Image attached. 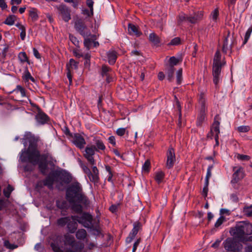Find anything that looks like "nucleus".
I'll use <instances>...</instances> for the list:
<instances>
[{
    "label": "nucleus",
    "mask_w": 252,
    "mask_h": 252,
    "mask_svg": "<svg viewBox=\"0 0 252 252\" xmlns=\"http://www.w3.org/2000/svg\"><path fill=\"white\" fill-rule=\"evenodd\" d=\"M92 43H93L92 39L88 38V37H84V45L85 47H86V48L88 50L90 49Z\"/></svg>",
    "instance_id": "nucleus-44"
},
{
    "label": "nucleus",
    "mask_w": 252,
    "mask_h": 252,
    "mask_svg": "<svg viewBox=\"0 0 252 252\" xmlns=\"http://www.w3.org/2000/svg\"><path fill=\"white\" fill-rule=\"evenodd\" d=\"M95 151V146L94 145L87 146L85 148V152L84 154L85 158L92 165L95 164V160L93 157Z\"/></svg>",
    "instance_id": "nucleus-11"
},
{
    "label": "nucleus",
    "mask_w": 252,
    "mask_h": 252,
    "mask_svg": "<svg viewBox=\"0 0 252 252\" xmlns=\"http://www.w3.org/2000/svg\"><path fill=\"white\" fill-rule=\"evenodd\" d=\"M80 165L84 172L88 175L91 172L90 169L84 164L81 161H80Z\"/></svg>",
    "instance_id": "nucleus-58"
},
{
    "label": "nucleus",
    "mask_w": 252,
    "mask_h": 252,
    "mask_svg": "<svg viewBox=\"0 0 252 252\" xmlns=\"http://www.w3.org/2000/svg\"><path fill=\"white\" fill-rule=\"evenodd\" d=\"M224 249L229 252H240L243 249V245L234 238H227L223 242Z\"/></svg>",
    "instance_id": "nucleus-4"
},
{
    "label": "nucleus",
    "mask_w": 252,
    "mask_h": 252,
    "mask_svg": "<svg viewBox=\"0 0 252 252\" xmlns=\"http://www.w3.org/2000/svg\"><path fill=\"white\" fill-rule=\"evenodd\" d=\"M18 59L20 61V62L22 63H27L28 64H30V61L29 58L25 52H21L19 53L18 56Z\"/></svg>",
    "instance_id": "nucleus-33"
},
{
    "label": "nucleus",
    "mask_w": 252,
    "mask_h": 252,
    "mask_svg": "<svg viewBox=\"0 0 252 252\" xmlns=\"http://www.w3.org/2000/svg\"><path fill=\"white\" fill-rule=\"evenodd\" d=\"M149 40L155 46H159V44L160 42V38L155 32H152L150 34L149 36Z\"/></svg>",
    "instance_id": "nucleus-24"
},
{
    "label": "nucleus",
    "mask_w": 252,
    "mask_h": 252,
    "mask_svg": "<svg viewBox=\"0 0 252 252\" xmlns=\"http://www.w3.org/2000/svg\"><path fill=\"white\" fill-rule=\"evenodd\" d=\"M76 202L71 204V209L77 213H82L83 211V207L79 203H75Z\"/></svg>",
    "instance_id": "nucleus-34"
},
{
    "label": "nucleus",
    "mask_w": 252,
    "mask_h": 252,
    "mask_svg": "<svg viewBox=\"0 0 252 252\" xmlns=\"http://www.w3.org/2000/svg\"><path fill=\"white\" fill-rule=\"evenodd\" d=\"M56 205L60 209H64L66 207V203L65 201H60L57 200L56 201Z\"/></svg>",
    "instance_id": "nucleus-59"
},
{
    "label": "nucleus",
    "mask_w": 252,
    "mask_h": 252,
    "mask_svg": "<svg viewBox=\"0 0 252 252\" xmlns=\"http://www.w3.org/2000/svg\"><path fill=\"white\" fill-rule=\"evenodd\" d=\"M219 16V10L218 9H215L212 11L210 17L214 21H216Z\"/></svg>",
    "instance_id": "nucleus-56"
},
{
    "label": "nucleus",
    "mask_w": 252,
    "mask_h": 252,
    "mask_svg": "<svg viewBox=\"0 0 252 252\" xmlns=\"http://www.w3.org/2000/svg\"><path fill=\"white\" fill-rule=\"evenodd\" d=\"M23 79L25 82H28L30 80L32 82L34 83L35 82V79L31 75L27 67L25 68L24 71Z\"/></svg>",
    "instance_id": "nucleus-27"
},
{
    "label": "nucleus",
    "mask_w": 252,
    "mask_h": 252,
    "mask_svg": "<svg viewBox=\"0 0 252 252\" xmlns=\"http://www.w3.org/2000/svg\"><path fill=\"white\" fill-rule=\"evenodd\" d=\"M53 175L56 179L59 180L57 183L63 186V184H68L72 180L71 175L67 172L63 170H55L53 172Z\"/></svg>",
    "instance_id": "nucleus-7"
},
{
    "label": "nucleus",
    "mask_w": 252,
    "mask_h": 252,
    "mask_svg": "<svg viewBox=\"0 0 252 252\" xmlns=\"http://www.w3.org/2000/svg\"><path fill=\"white\" fill-rule=\"evenodd\" d=\"M111 68L106 65H103L101 68V75L103 77H108L109 72L111 71Z\"/></svg>",
    "instance_id": "nucleus-40"
},
{
    "label": "nucleus",
    "mask_w": 252,
    "mask_h": 252,
    "mask_svg": "<svg viewBox=\"0 0 252 252\" xmlns=\"http://www.w3.org/2000/svg\"><path fill=\"white\" fill-rule=\"evenodd\" d=\"M141 228L142 224L141 222L138 221L134 222L133 224V228L126 239V242L128 243L131 242Z\"/></svg>",
    "instance_id": "nucleus-13"
},
{
    "label": "nucleus",
    "mask_w": 252,
    "mask_h": 252,
    "mask_svg": "<svg viewBox=\"0 0 252 252\" xmlns=\"http://www.w3.org/2000/svg\"><path fill=\"white\" fill-rule=\"evenodd\" d=\"M220 131V122L218 121L214 122L213 127L211 128L210 132L207 134V137L211 139H213V136L214 135H219Z\"/></svg>",
    "instance_id": "nucleus-19"
},
{
    "label": "nucleus",
    "mask_w": 252,
    "mask_h": 252,
    "mask_svg": "<svg viewBox=\"0 0 252 252\" xmlns=\"http://www.w3.org/2000/svg\"><path fill=\"white\" fill-rule=\"evenodd\" d=\"M93 142L94 145L95 146L96 152H99V151H104L106 149V147L100 137H94L93 138Z\"/></svg>",
    "instance_id": "nucleus-20"
},
{
    "label": "nucleus",
    "mask_w": 252,
    "mask_h": 252,
    "mask_svg": "<svg viewBox=\"0 0 252 252\" xmlns=\"http://www.w3.org/2000/svg\"><path fill=\"white\" fill-rule=\"evenodd\" d=\"M165 177L164 173L162 171H158L156 172L155 180L158 184H160Z\"/></svg>",
    "instance_id": "nucleus-29"
},
{
    "label": "nucleus",
    "mask_w": 252,
    "mask_h": 252,
    "mask_svg": "<svg viewBox=\"0 0 252 252\" xmlns=\"http://www.w3.org/2000/svg\"><path fill=\"white\" fill-rule=\"evenodd\" d=\"M74 28L83 37H94V35L91 34L90 30L81 19H77L74 23Z\"/></svg>",
    "instance_id": "nucleus-5"
},
{
    "label": "nucleus",
    "mask_w": 252,
    "mask_h": 252,
    "mask_svg": "<svg viewBox=\"0 0 252 252\" xmlns=\"http://www.w3.org/2000/svg\"><path fill=\"white\" fill-rule=\"evenodd\" d=\"M237 158L238 159L242 161H248L251 158L249 156L241 154H238Z\"/></svg>",
    "instance_id": "nucleus-60"
},
{
    "label": "nucleus",
    "mask_w": 252,
    "mask_h": 252,
    "mask_svg": "<svg viewBox=\"0 0 252 252\" xmlns=\"http://www.w3.org/2000/svg\"><path fill=\"white\" fill-rule=\"evenodd\" d=\"M203 12L201 11H197L193 13L192 15L189 16V22L191 24H195L202 19Z\"/></svg>",
    "instance_id": "nucleus-21"
},
{
    "label": "nucleus",
    "mask_w": 252,
    "mask_h": 252,
    "mask_svg": "<svg viewBox=\"0 0 252 252\" xmlns=\"http://www.w3.org/2000/svg\"><path fill=\"white\" fill-rule=\"evenodd\" d=\"M62 236L58 235L56 237L53 242L50 244L51 247L55 252H63V250L59 246V243L61 241Z\"/></svg>",
    "instance_id": "nucleus-18"
},
{
    "label": "nucleus",
    "mask_w": 252,
    "mask_h": 252,
    "mask_svg": "<svg viewBox=\"0 0 252 252\" xmlns=\"http://www.w3.org/2000/svg\"><path fill=\"white\" fill-rule=\"evenodd\" d=\"M29 16L31 18L33 22L37 21L38 19L37 14V9L35 8L32 7L29 10Z\"/></svg>",
    "instance_id": "nucleus-28"
},
{
    "label": "nucleus",
    "mask_w": 252,
    "mask_h": 252,
    "mask_svg": "<svg viewBox=\"0 0 252 252\" xmlns=\"http://www.w3.org/2000/svg\"><path fill=\"white\" fill-rule=\"evenodd\" d=\"M59 14L62 19L65 22L71 19L70 10L65 5L61 4L57 7Z\"/></svg>",
    "instance_id": "nucleus-10"
},
{
    "label": "nucleus",
    "mask_w": 252,
    "mask_h": 252,
    "mask_svg": "<svg viewBox=\"0 0 252 252\" xmlns=\"http://www.w3.org/2000/svg\"><path fill=\"white\" fill-rule=\"evenodd\" d=\"M208 185L209 183L208 182H205L204 184V186L203 187V190H202V195L205 197L207 196V192L208 191Z\"/></svg>",
    "instance_id": "nucleus-61"
},
{
    "label": "nucleus",
    "mask_w": 252,
    "mask_h": 252,
    "mask_svg": "<svg viewBox=\"0 0 252 252\" xmlns=\"http://www.w3.org/2000/svg\"><path fill=\"white\" fill-rule=\"evenodd\" d=\"M166 156L167 161L166 163V167L168 169H170L173 167L176 160L175 152L173 148H169L167 152Z\"/></svg>",
    "instance_id": "nucleus-12"
},
{
    "label": "nucleus",
    "mask_w": 252,
    "mask_h": 252,
    "mask_svg": "<svg viewBox=\"0 0 252 252\" xmlns=\"http://www.w3.org/2000/svg\"><path fill=\"white\" fill-rule=\"evenodd\" d=\"M13 92L17 94L20 93L22 97L26 96L25 89L20 85L17 86L16 89L13 91Z\"/></svg>",
    "instance_id": "nucleus-41"
},
{
    "label": "nucleus",
    "mask_w": 252,
    "mask_h": 252,
    "mask_svg": "<svg viewBox=\"0 0 252 252\" xmlns=\"http://www.w3.org/2000/svg\"><path fill=\"white\" fill-rule=\"evenodd\" d=\"M225 217L223 216H221L217 220L215 224V227L216 228L219 227L220 226L222 223L225 221Z\"/></svg>",
    "instance_id": "nucleus-55"
},
{
    "label": "nucleus",
    "mask_w": 252,
    "mask_h": 252,
    "mask_svg": "<svg viewBox=\"0 0 252 252\" xmlns=\"http://www.w3.org/2000/svg\"><path fill=\"white\" fill-rule=\"evenodd\" d=\"M35 119L39 125H44L49 121V117L42 111L39 110L35 116Z\"/></svg>",
    "instance_id": "nucleus-15"
},
{
    "label": "nucleus",
    "mask_w": 252,
    "mask_h": 252,
    "mask_svg": "<svg viewBox=\"0 0 252 252\" xmlns=\"http://www.w3.org/2000/svg\"><path fill=\"white\" fill-rule=\"evenodd\" d=\"M229 232L234 238H243L245 235L244 221L239 222L235 227L231 228Z\"/></svg>",
    "instance_id": "nucleus-8"
},
{
    "label": "nucleus",
    "mask_w": 252,
    "mask_h": 252,
    "mask_svg": "<svg viewBox=\"0 0 252 252\" xmlns=\"http://www.w3.org/2000/svg\"><path fill=\"white\" fill-rule=\"evenodd\" d=\"M93 231V234L98 236L100 233V230L98 226H94L93 224L89 228Z\"/></svg>",
    "instance_id": "nucleus-51"
},
{
    "label": "nucleus",
    "mask_w": 252,
    "mask_h": 252,
    "mask_svg": "<svg viewBox=\"0 0 252 252\" xmlns=\"http://www.w3.org/2000/svg\"><path fill=\"white\" fill-rule=\"evenodd\" d=\"M180 62V60L173 56L171 57L169 59L170 65H177L178 63Z\"/></svg>",
    "instance_id": "nucleus-57"
},
{
    "label": "nucleus",
    "mask_w": 252,
    "mask_h": 252,
    "mask_svg": "<svg viewBox=\"0 0 252 252\" xmlns=\"http://www.w3.org/2000/svg\"><path fill=\"white\" fill-rule=\"evenodd\" d=\"M252 207V205L251 207H245L244 208L243 212L247 217H252V210L251 209Z\"/></svg>",
    "instance_id": "nucleus-52"
},
{
    "label": "nucleus",
    "mask_w": 252,
    "mask_h": 252,
    "mask_svg": "<svg viewBox=\"0 0 252 252\" xmlns=\"http://www.w3.org/2000/svg\"><path fill=\"white\" fill-rule=\"evenodd\" d=\"M94 1L93 0H87L86 4L87 6L89 7L90 9L92 12L94 11L93 5H94Z\"/></svg>",
    "instance_id": "nucleus-64"
},
{
    "label": "nucleus",
    "mask_w": 252,
    "mask_h": 252,
    "mask_svg": "<svg viewBox=\"0 0 252 252\" xmlns=\"http://www.w3.org/2000/svg\"><path fill=\"white\" fill-rule=\"evenodd\" d=\"M66 68H67V72L66 73V75H67V78H68V79L69 80V85H71V83H72V76H71V70L69 69L68 64H66Z\"/></svg>",
    "instance_id": "nucleus-63"
},
{
    "label": "nucleus",
    "mask_w": 252,
    "mask_h": 252,
    "mask_svg": "<svg viewBox=\"0 0 252 252\" xmlns=\"http://www.w3.org/2000/svg\"><path fill=\"white\" fill-rule=\"evenodd\" d=\"M105 169L108 172V175L107 176V181L109 182H111L112 183H113V181L112 180V177H113V173L111 171V168L109 165L105 166Z\"/></svg>",
    "instance_id": "nucleus-43"
},
{
    "label": "nucleus",
    "mask_w": 252,
    "mask_h": 252,
    "mask_svg": "<svg viewBox=\"0 0 252 252\" xmlns=\"http://www.w3.org/2000/svg\"><path fill=\"white\" fill-rule=\"evenodd\" d=\"M250 130V127L248 126H242L237 127V130L239 132H247Z\"/></svg>",
    "instance_id": "nucleus-54"
},
{
    "label": "nucleus",
    "mask_w": 252,
    "mask_h": 252,
    "mask_svg": "<svg viewBox=\"0 0 252 252\" xmlns=\"http://www.w3.org/2000/svg\"><path fill=\"white\" fill-rule=\"evenodd\" d=\"M72 138V142L77 148L80 149L84 148L86 144V141L81 135L79 133H75Z\"/></svg>",
    "instance_id": "nucleus-14"
},
{
    "label": "nucleus",
    "mask_w": 252,
    "mask_h": 252,
    "mask_svg": "<svg viewBox=\"0 0 252 252\" xmlns=\"http://www.w3.org/2000/svg\"><path fill=\"white\" fill-rule=\"evenodd\" d=\"M72 217H74V216L70 217L69 221H68L66 224V228L68 231L70 233H74L75 232L78 227V224L76 222L77 221L76 219L72 218Z\"/></svg>",
    "instance_id": "nucleus-16"
},
{
    "label": "nucleus",
    "mask_w": 252,
    "mask_h": 252,
    "mask_svg": "<svg viewBox=\"0 0 252 252\" xmlns=\"http://www.w3.org/2000/svg\"><path fill=\"white\" fill-rule=\"evenodd\" d=\"M214 167V165H210L208 167L207 170V174L205 179V182H208L209 181V179L211 178L212 176V170Z\"/></svg>",
    "instance_id": "nucleus-42"
},
{
    "label": "nucleus",
    "mask_w": 252,
    "mask_h": 252,
    "mask_svg": "<svg viewBox=\"0 0 252 252\" xmlns=\"http://www.w3.org/2000/svg\"><path fill=\"white\" fill-rule=\"evenodd\" d=\"M37 164L38 165V168L40 172L42 174L45 175L46 173V170L48 168V163L47 162V160H39Z\"/></svg>",
    "instance_id": "nucleus-25"
},
{
    "label": "nucleus",
    "mask_w": 252,
    "mask_h": 252,
    "mask_svg": "<svg viewBox=\"0 0 252 252\" xmlns=\"http://www.w3.org/2000/svg\"><path fill=\"white\" fill-rule=\"evenodd\" d=\"M69 38L71 42L76 47H79L80 45V42L78 39L73 35L70 34L69 35Z\"/></svg>",
    "instance_id": "nucleus-49"
},
{
    "label": "nucleus",
    "mask_w": 252,
    "mask_h": 252,
    "mask_svg": "<svg viewBox=\"0 0 252 252\" xmlns=\"http://www.w3.org/2000/svg\"><path fill=\"white\" fill-rule=\"evenodd\" d=\"M76 237L78 240H84L87 236V233L84 229H79L77 231H76Z\"/></svg>",
    "instance_id": "nucleus-26"
},
{
    "label": "nucleus",
    "mask_w": 252,
    "mask_h": 252,
    "mask_svg": "<svg viewBox=\"0 0 252 252\" xmlns=\"http://www.w3.org/2000/svg\"><path fill=\"white\" fill-rule=\"evenodd\" d=\"M66 199L70 204L77 202L85 206H89L90 201L83 193L81 185L78 182L70 185L66 190Z\"/></svg>",
    "instance_id": "nucleus-2"
},
{
    "label": "nucleus",
    "mask_w": 252,
    "mask_h": 252,
    "mask_svg": "<svg viewBox=\"0 0 252 252\" xmlns=\"http://www.w3.org/2000/svg\"><path fill=\"white\" fill-rule=\"evenodd\" d=\"M13 189L14 188L10 185H8L7 188L3 190V193L5 196L7 198L9 197L10 194Z\"/></svg>",
    "instance_id": "nucleus-45"
},
{
    "label": "nucleus",
    "mask_w": 252,
    "mask_h": 252,
    "mask_svg": "<svg viewBox=\"0 0 252 252\" xmlns=\"http://www.w3.org/2000/svg\"><path fill=\"white\" fill-rule=\"evenodd\" d=\"M108 62L111 65L114 64L118 58V53L116 51L113 50H110L106 53Z\"/></svg>",
    "instance_id": "nucleus-22"
},
{
    "label": "nucleus",
    "mask_w": 252,
    "mask_h": 252,
    "mask_svg": "<svg viewBox=\"0 0 252 252\" xmlns=\"http://www.w3.org/2000/svg\"><path fill=\"white\" fill-rule=\"evenodd\" d=\"M72 218L76 219L79 223L87 228H89L93 224V217L89 213L83 212L80 216H74Z\"/></svg>",
    "instance_id": "nucleus-6"
},
{
    "label": "nucleus",
    "mask_w": 252,
    "mask_h": 252,
    "mask_svg": "<svg viewBox=\"0 0 252 252\" xmlns=\"http://www.w3.org/2000/svg\"><path fill=\"white\" fill-rule=\"evenodd\" d=\"M175 71V68L173 65H169L168 67L167 74V79L169 81H171L173 78Z\"/></svg>",
    "instance_id": "nucleus-35"
},
{
    "label": "nucleus",
    "mask_w": 252,
    "mask_h": 252,
    "mask_svg": "<svg viewBox=\"0 0 252 252\" xmlns=\"http://www.w3.org/2000/svg\"><path fill=\"white\" fill-rule=\"evenodd\" d=\"M199 103L201 105V110H206V107L205 106L206 103V99L204 97V94H201L200 95L199 99Z\"/></svg>",
    "instance_id": "nucleus-39"
},
{
    "label": "nucleus",
    "mask_w": 252,
    "mask_h": 252,
    "mask_svg": "<svg viewBox=\"0 0 252 252\" xmlns=\"http://www.w3.org/2000/svg\"><path fill=\"white\" fill-rule=\"evenodd\" d=\"M189 16L184 13H181L177 17V22L179 25L185 22H189Z\"/></svg>",
    "instance_id": "nucleus-32"
},
{
    "label": "nucleus",
    "mask_w": 252,
    "mask_h": 252,
    "mask_svg": "<svg viewBox=\"0 0 252 252\" xmlns=\"http://www.w3.org/2000/svg\"><path fill=\"white\" fill-rule=\"evenodd\" d=\"M78 62H76L74 59H70L69 60V64L68 65L69 68L71 69H77L78 68Z\"/></svg>",
    "instance_id": "nucleus-50"
},
{
    "label": "nucleus",
    "mask_w": 252,
    "mask_h": 252,
    "mask_svg": "<svg viewBox=\"0 0 252 252\" xmlns=\"http://www.w3.org/2000/svg\"><path fill=\"white\" fill-rule=\"evenodd\" d=\"M128 32L130 35H134L137 37H139L142 34V32L139 31V28L130 23L128 25Z\"/></svg>",
    "instance_id": "nucleus-23"
},
{
    "label": "nucleus",
    "mask_w": 252,
    "mask_h": 252,
    "mask_svg": "<svg viewBox=\"0 0 252 252\" xmlns=\"http://www.w3.org/2000/svg\"><path fill=\"white\" fill-rule=\"evenodd\" d=\"M151 167V163L149 160H147L142 166V170L145 172H149Z\"/></svg>",
    "instance_id": "nucleus-53"
},
{
    "label": "nucleus",
    "mask_w": 252,
    "mask_h": 252,
    "mask_svg": "<svg viewBox=\"0 0 252 252\" xmlns=\"http://www.w3.org/2000/svg\"><path fill=\"white\" fill-rule=\"evenodd\" d=\"M182 68H180L176 73V80L177 84H181L182 81Z\"/></svg>",
    "instance_id": "nucleus-46"
},
{
    "label": "nucleus",
    "mask_w": 252,
    "mask_h": 252,
    "mask_svg": "<svg viewBox=\"0 0 252 252\" xmlns=\"http://www.w3.org/2000/svg\"><path fill=\"white\" fill-rule=\"evenodd\" d=\"M126 132V128H119L116 130V133L120 136H122L125 135Z\"/></svg>",
    "instance_id": "nucleus-62"
},
{
    "label": "nucleus",
    "mask_w": 252,
    "mask_h": 252,
    "mask_svg": "<svg viewBox=\"0 0 252 252\" xmlns=\"http://www.w3.org/2000/svg\"><path fill=\"white\" fill-rule=\"evenodd\" d=\"M221 54L219 50L215 53L213 59L212 75L213 76V82L216 86H217L220 78L221 68L226 63L224 61L221 60Z\"/></svg>",
    "instance_id": "nucleus-3"
},
{
    "label": "nucleus",
    "mask_w": 252,
    "mask_h": 252,
    "mask_svg": "<svg viewBox=\"0 0 252 252\" xmlns=\"http://www.w3.org/2000/svg\"><path fill=\"white\" fill-rule=\"evenodd\" d=\"M245 227V234L251 235L252 234V224L249 222L244 221Z\"/></svg>",
    "instance_id": "nucleus-37"
},
{
    "label": "nucleus",
    "mask_w": 252,
    "mask_h": 252,
    "mask_svg": "<svg viewBox=\"0 0 252 252\" xmlns=\"http://www.w3.org/2000/svg\"><path fill=\"white\" fill-rule=\"evenodd\" d=\"M37 147L36 142L30 141L28 149L22 151L20 156L21 161L29 162L35 165L37 164L39 160H47L51 158L48 153L41 155Z\"/></svg>",
    "instance_id": "nucleus-1"
},
{
    "label": "nucleus",
    "mask_w": 252,
    "mask_h": 252,
    "mask_svg": "<svg viewBox=\"0 0 252 252\" xmlns=\"http://www.w3.org/2000/svg\"><path fill=\"white\" fill-rule=\"evenodd\" d=\"M59 180L56 179L53 175V172L50 173L44 180L43 184L44 186H47L49 189H52L54 182L58 183Z\"/></svg>",
    "instance_id": "nucleus-17"
},
{
    "label": "nucleus",
    "mask_w": 252,
    "mask_h": 252,
    "mask_svg": "<svg viewBox=\"0 0 252 252\" xmlns=\"http://www.w3.org/2000/svg\"><path fill=\"white\" fill-rule=\"evenodd\" d=\"M87 176L91 182L94 183H97L98 182L99 179V175H95L91 171Z\"/></svg>",
    "instance_id": "nucleus-38"
},
{
    "label": "nucleus",
    "mask_w": 252,
    "mask_h": 252,
    "mask_svg": "<svg viewBox=\"0 0 252 252\" xmlns=\"http://www.w3.org/2000/svg\"><path fill=\"white\" fill-rule=\"evenodd\" d=\"M181 44V38L176 37L172 39L171 41L167 44L168 46H176Z\"/></svg>",
    "instance_id": "nucleus-47"
},
{
    "label": "nucleus",
    "mask_w": 252,
    "mask_h": 252,
    "mask_svg": "<svg viewBox=\"0 0 252 252\" xmlns=\"http://www.w3.org/2000/svg\"><path fill=\"white\" fill-rule=\"evenodd\" d=\"M70 216L62 217L58 219L57 220V224L60 227H64L66 225L68 221H69Z\"/></svg>",
    "instance_id": "nucleus-30"
},
{
    "label": "nucleus",
    "mask_w": 252,
    "mask_h": 252,
    "mask_svg": "<svg viewBox=\"0 0 252 252\" xmlns=\"http://www.w3.org/2000/svg\"><path fill=\"white\" fill-rule=\"evenodd\" d=\"M206 110H200V114L197 118L196 125L197 126H201L202 123L204 121L206 117Z\"/></svg>",
    "instance_id": "nucleus-31"
},
{
    "label": "nucleus",
    "mask_w": 252,
    "mask_h": 252,
    "mask_svg": "<svg viewBox=\"0 0 252 252\" xmlns=\"http://www.w3.org/2000/svg\"><path fill=\"white\" fill-rule=\"evenodd\" d=\"M232 183H237L242 180L245 176L244 169L240 166H234L233 167Z\"/></svg>",
    "instance_id": "nucleus-9"
},
{
    "label": "nucleus",
    "mask_w": 252,
    "mask_h": 252,
    "mask_svg": "<svg viewBox=\"0 0 252 252\" xmlns=\"http://www.w3.org/2000/svg\"><path fill=\"white\" fill-rule=\"evenodd\" d=\"M252 32V26L248 29V30L245 33V37H244V42H243V44H245L248 42V41L251 36Z\"/></svg>",
    "instance_id": "nucleus-48"
},
{
    "label": "nucleus",
    "mask_w": 252,
    "mask_h": 252,
    "mask_svg": "<svg viewBox=\"0 0 252 252\" xmlns=\"http://www.w3.org/2000/svg\"><path fill=\"white\" fill-rule=\"evenodd\" d=\"M16 19V16L14 15H9L6 18L4 23L9 26L13 25L14 24Z\"/></svg>",
    "instance_id": "nucleus-36"
}]
</instances>
